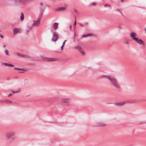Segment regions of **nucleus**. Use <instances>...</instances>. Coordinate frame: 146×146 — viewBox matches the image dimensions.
<instances>
[{
	"label": "nucleus",
	"mask_w": 146,
	"mask_h": 146,
	"mask_svg": "<svg viewBox=\"0 0 146 146\" xmlns=\"http://www.w3.org/2000/svg\"><path fill=\"white\" fill-rule=\"evenodd\" d=\"M1 32V31L0 30V32Z\"/></svg>",
	"instance_id": "obj_49"
},
{
	"label": "nucleus",
	"mask_w": 146,
	"mask_h": 146,
	"mask_svg": "<svg viewBox=\"0 0 146 146\" xmlns=\"http://www.w3.org/2000/svg\"><path fill=\"white\" fill-rule=\"evenodd\" d=\"M117 27L119 29V30L120 29H121V26L120 25H119V26H117Z\"/></svg>",
	"instance_id": "obj_25"
},
{
	"label": "nucleus",
	"mask_w": 146,
	"mask_h": 146,
	"mask_svg": "<svg viewBox=\"0 0 146 146\" xmlns=\"http://www.w3.org/2000/svg\"><path fill=\"white\" fill-rule=\"evenodd\" d=\"M14 135V133L13 132L8 133L6 135V137L7 139L11 138Z\"/></svg>",
	"instance_id": "obj_5"
},
{
	"label": "nucleus",
	"mask_w": 146,
	"mask_h": 146,
	"mask_svg": "<svg viewBox=\"0 0 146 146\" xmlns=\"http://www.w3.org/2000/svg\"><path fill=\"white\" fill-rule=\"evenodd\" d=\"M136 34L134 33H131L130 34V37L134 40H137V38L135 37Z\"/></svg>",
	"instance_id": "obj_7"
},
{
	"label": "nucleus",
	"mask_w": 146,
	"mask_h": 146,
	"mask_svg": "<svg viewBox=\"0 0 146 146\" xmlns=\"http://www.w3.org/2000/svg\"><path fill=\"white\" fill-rule=\"evenodd\" d=\"M21 3V5H25L27 3H29L33 0H19Z\"/></svg>",
	"instance_id": "obj_3"
},
{
	"label": "nucleus",
	"mask_w": 146,
	"mask_h": 146,
	"mask_svg": "<svg viewBox=\"0 0 146 146\" xmlns=\"http://www.w3.org/2000/svg\"><path fill=\"white\" fill-rule=\"evenodd\" d=\"M14 3L15 5H21V3L19 0H15Z\"/></svg>",
	"instance_id": "obj_12"
},
{
	"label": "nucleus",
	"mask_w": 146,
	"mask_h": 146,
	"mask_svg": "<svg viewBox=\"0 0 146 146\" xmlns=\"http://www.w3.org/2000/svg\"><path fill=\"white\" fill-rule=\"evenodd\" d=\"M61 104L63 106H66L68 105L69 102L68 101H66L65 99H62L61 101Z\"/></svg>",
	"instance_id": "obj_6"
},
{
	"label": "nucleus",
	"mask_w": 146,
	"mask_h": 146,
	"mask_svg": "<svg viewBox=\"0 0 146 146\" xmlns=\"http://www.w3.org/2000/svg\"><path fill=\"white\" fill-rule=\"evenodd\" d=\"M125 43L126 44H128V42H125Z\"/></svg>",
	"instance_id": "obj_38"
},
{
	"label": "nucleus",
	"mask_w": 146,
	"mask_h": 146,
	"mask_svg": "<svg viewBox=\"0 0 146 146\" xmlns=\"http://www.w3.org/2000/svg\"><path fill=\"white\" fill-rule=\"evenodd\" d=\"M12 92H13V93H15V91H13Z\"/></svg>",
	"instance_id": "obj_40"
},
{
	"label": "nucleus",
	"mask_w": 146,
	"mask_h": 146,
	"mask_svg": "<svg viewBox=\"0 0 146 146\" xmlns=\"http://www.w3.org/2000/svg\"><path fill=\"white\" fill-rule=\"evenodd\" d=\"M76 19H75V21L73 24V26L75 27V26L76 25Z\"/></svg>",
	"instance_id": "obj_23"
},
{
	"label": "nucleus",
	"mask_w": 146,
	"mask_h": 146,
	"mask_svg": "<svg viewBox=\"0 0 146 146\" xmlns=\"http://www.w3.org/2000/svg\"><path fill=\"white\" fill-rule=\"evenodd\" d=\"M58 23H55L53 24V27L55 30H56L58 28Z\"/></svg>",
	"instance_id": "obj_13"
},
{
	"label": "nucleus",
	"mask_w": 146,
	"mask_h": 146,
	"mask_svg": "<svg viewBox=\"0 0 146 146\" xmlns=\"http://www.w3.org/2000/svg\"><path fill=\"white\" fill-rule=\"evenodd\" d=\"M85 24H86V25H87V24H88V22H86V23H85Z\"/></svg>",
	"instance_id": "obj_37"
},
{
	"label": "nucleus",
	"mask_w": 146,
	"mask_h": 146,
	"mask_svg": "<svg viewBox=\"0 0 146 146\" xmlns=\"http://www.w3.org/2000/svg\"><path fill=\"white\" fill-rule=\"evenodd\" d=\"M15 70H18L19 71V72L21 73L23 72H22L21 71H25L24 69H21L15 67L14 68Z\"/></svg>",
	"instance_id": "obj_16"
},
{
	"label": "nucleus",
	"mask_w": 146,
	"mask_h": 146,
	"mask_svg": "<svg viewBox=\"0 0 146 146\" xmlns=\"http://www.w3.org/2000/svg\"><path fill=\"white\" fill-rule=\"evenodd\" d=\"M93 5H96V4L95 3H93Z\"/></svg>",
	"instance_id": "obj_35"
},
{
	"label": "nucleus",
	"mask_w": 146,
	"mask_h": 146,
	"mask_svg": "<svg viewBox=\"0 0 146 146\" xmlns=\"http://www.w3.org/2000/svg\"><path fill=\"white\" fill-rule=\"evenodd\" d=\"M92 36V35L90 34H88L87 35H83L82 36V37H87L88 36Z\"/></svg>",
	"instance_id": "obj_19"
},
{
	"label": "nucleus",
	"mask_w": 146,
	"mask_h": 146,
	"mask_svg": "<svg viewBox=\"0 0 146 146\" xmlns=\"http://www.w3.org/2000/svg\"><path fill=\"white\" fill-rule=\"evenodd\" d=\"M101 78H105L109 80L111 84L116 88L118 89L121 88L117 80L109 76H101Z\"/></svg>",
	"instance_id": "obj_1"
},
{
	"label": "nucleus",
	"mask_w": 146,
	"mask_h": 146,
	"mask_svg": "<svg viewBox=\"0 0 146 146\" xmlns=\"http://www.w3.org/2000/svg\"><path fill=\"white\" fill-rule=\"evenodd\" d=\"M104 7H111L110 5V4H107L106 5H104Z\"/></svg>",
	"instance_id": "obj_22"
},
{
	"label": "nucleus",
	"mask_w": 146,
	"mask_h": 146,
	"mask_svg": "<svg viewBox=\"0 0 146 146\" xmlns=\"http://www.w3.org/2000/svg\"><path fill=\"white\" fill-rule=\"evenodd\" d=\"M59 38L58 34L56 32H54L53 34L52 38V40L53 42L57 41Z\"/></svg>",
	"instance_id": "obj_2"
},
{
	"label": "nucleus",
	"mask_w": 146,
	"mask_h": 146,
	"mask_svg": "<svg viewBox=\"0 0 146 146\" xmlns=\"http://www.w3.org/2000/svg\"><path fill=\"white\" fill-rule=\"evenodd\" d=\"M124 104H125L124 103H116L114 104L116 105H117V106H118V105L122 106V105H123Z\"/></svg>",
	"instance_id": "obj_20"
},
{
	"label": "nucleus",
	"mask_w": 146,
	"mask_h": 146,
	"mask_svg": "<svg viewBox=\"0 0 146 146\" xmlns=\"http://www.w3.org/2000/svg\"><path fill=\"white\" fill-rule=\"evenodd\" d=\"M4 103L9 104H11L12 103V101L8 100H4Z\"/></svg>",
	"instance_id": "obj_18"
},
{
	"label": "nucleus",
	"mask_w": 146,
	"mask_h": 146,
	"mask_svg": "<svg viewBox=\"0 0 146 146\" xmlns=\"http://www.w3.org/2000/svg\"><path fill=\"white\" fill-rule=\"evenodd\" d=\"M5 46H5V45H3V47H4L5 48Z\"/></svg>",
	"instance_id": "obj_41"
},
{
	"label": "nucleus",
	"mask_w": 146,
	"mask_h": 146,
	"mask_svg": "<svg viewBox=\"0 0 146 146\" xmlns=\"http://www.w3.org/2000/svg\"><path fill=\"white\" fill-rule=\"evenodd\" d=\"M40 19H38L36 21H34V25H39L40 22Z\"/></svg>",
	"instance_id": "obj_14"
},
{
	"label": "nucleus",
	"mask_w": 146,
	"mask_h": 146,
	"mask_svg": "<svg viewBox=\"0 0 146 146\" xmlns=\"http://www.w3.org/2000/svg\"><path fill=\"white\" fill-rule=\"evenodd\" d=\"M135 41H136L138 43L141 44H143V40L141 39H139L138 38H137V40H135Z\"/></svg>",
	"instance_id": "obj_11"
},
{
	"label": "nucleus",
	"mask_w": 146,
	"mask_h": 146,
	"mask_svg": "<svg viewBox=\"0 0 146 146\" xmlns=\"http://www.w3.org/2000/svg\"><path fill=\"white\" fill-rule=\"evenodd\" d=\"M74 11L76 13H77V11H76V10H74Z\"/></svg>",
	"instance_id": "obj_32"
},
{
	"label": "nucleus",
	"mask_w": 146,
	"mask_h": 146,
	"mask_svg": "<svg viewBox=\"0 0 146 146\" xmlns=\"http://www.w3.org/2000/svg\"><path fill=\"white\" fill-rule=\"evenodd\" d=\"M66 40H64V41L63 42V43L62 45H63V46H64L65 44V42H66Z\"/></svg>",
	"instance_id": "obj_26"
},
{
	"label": "nucleus",
	"mask_w": 146,
	"mask_h": 146,
	"mask_svg": "<svg viewBox=\"0 0 146 146\" xmlns=\"http://www.w3.org/2000/svg\"><path fill=\"white\" fill-rule=\"evenodd\" d=\"M29 31V30H27V33H28V32Z\"/></svg>",
	"instance_id": "obj_45"
},
{
	"label": "nucleus",
	"mask_w": 146,
	"mask_h": 146,
	"mask_svg": "<svg viewBox=\"0 0 146 146\" xmlns=\"http://www.w3.org/2000/svg\"><path fill=\"white\" fill-rule=\"evenodd\" d=\"M66 7H59V8L56 9L55 10L56 11H65L66 9Z\"/></svg>",
	"instance_id": "obj_9"
},
{
	"label": "nucleus",
	"mask_w": 146,
	"mask_h": 146,
	"mask_svg": "<svg viewBox=\"0 0 146 146\" xmlns=\"http://www.w3.org/2000/svg\"><path fill=\"white\" fill-rule=\"evenodd\" d=\"M64 46H63V45H62V46H61V50H62L63 49V47Z\"/></svg>",
	"instance_id": "obj_27"
},
{
	"label": "nucleus",
	"mask_w": 146,
	"mask_h": 146,
	"mask_svg": "<svg viewBox=\"0 0 146 146\" xmlns=\"http://www.w3.org/2000/svg\"><path fill=\"white\" fill-rule=\"evenodd\" d=\"M40 5H43V3H40Z\"/></svg>",
	"instance_id": "obj_36"
},
{
	"label": "nucleus",
	"mask_w": 146,
	"mask_h": 146,
	"mask_svg": "<svg viewBox=\"0 0 146 146\" xmlns=\"http://www.w3.org/2000/svg\"><path fill=\"white\" fill-rule=\"evenodd\" d=\"M5 54L7 56H9V51L8 50L6 49L5 50Z\"/></svg>",
	"instance_id": "obj_21"
},
{
	"label": "nucleus",
	"mask_w": 146,
	"mask_h": 146,
	"mask_svg": "<svg viewBox=\"0 0 146 146\" xmlns=\"http://www.w3.org/2000/svg\"><path fill=\"white\" fill-rule=\"evenodd\" d=\"M0 36L2 38H3V36L1 35H0Z\"/></svg>",
	"instance_id": "obj_31"
},
{
	"label": "nucleus",
	"mask_w": 146,
	"mask_h": 146,
	"mask_svg": "<svg viewBox=\"0 0 146 146\" xmlns=\"http://www.w3.org/2000/svg\"><path fill=\"white\" fill-rule=\"evenodd\" d=\"M82 54H84V52H82Z\"/></svg>",
	"instance_id": "obj_43"
},
{
	"label": "nucleus",
	"mask_w": 146,
	"mask_h": 146,
	"mask_svg": "<svg viewBox=\"0 0 146 146\" xmlns=\"http://www.w3.org/2000/svg\"><path fill=\"white\" fill-rule=\"evenodd\" d=\"M41 58L43 60L46 61H54L56 60V59H54L53 58H48L46 57H42Z\"/></svg>",
	"instance_id": "obj_4"
},
{
	"label": "nucleus",
	"mask_w": 146,
	"mask_h": 146,
	"mask_svg": "<svg viewBox=\"0 0 146 146\" xmlns=\"http://www.w3.org/2000/svg\"><path fill=\"white\" fill-rule=\"evenodd\" d=\"M106 124L102 122H98L96 123V125L99 126H106Z\"/></svg>",
	"instance_id": "obj_8"
},
{
	"label": "nucleus",
	"mask_w": 146,
	"mask_h": 146,
	"mask_svg": "<svg viewBox=\"0 0 146 146\" xmlns=\"http://www.w3.org/2000/svg\"><path fill=\"white\" fill-rule=\"evenodd\" d=\"M144 123H146V122L143 123H142V124H144Z\"/></svg>",
	"instance_id": "obj_44"
},
{
	"label": "nucleus",
	"mask_w": 146,
	"mask_h": 146,
	"mask_svg": "<svg viewBox=\"0 0 146 146\" xmlns=\"http://www.w3.org/2000/svg\"><path fill=\"white\" fill-rule=\"evenodd\" d=\"M20 29H18L15 28L13 29V32L14 35H16L19 32Z\"/></svg>",
	"instance_id": "obj_10"
},
{
	"label": "nucleus",
	"mask_w": 146,
	"mask_h": 146,
	"mask_svg": "<svg viewBox=\"0 0 146 146\" xmlns=\"http://www.w3.org/2000/svg\"><path fill=\"white\" fill-rule=\"evenodd\" d=\"M124 0H121V1L122 2H123V1Z\"/></svg>",
	"instance_id": "obj_42"
},
{
	"label": "nucleus",
	"mask_w": 146,
	"mask_h": 146,
	"mask_svg": "<svg viewBox=\"0 0 146 146\" xmlns=\"http://www.w3.org/2000/svg\"><path fill=\"white\" fill-rule=\"evenodd\" d=\"M118 10V11H119V12L120 13H121V14L123 15V14H122V12H121V11H120L119 10H118H118Z\"/></svg>",
	"instance_id": "obj_30"
},
{
	"label": "nucleus",
	"mask_w": 146,
	"mask_h": 146,
	"mask_svg": "<svg viewBox=\"0 0 146 146\" xmlns=\"http://www.w3.org/2000/svg\"><path fill=\"white\" fill-rule=\"evenodd\" d=\"M24 19V15L23 13H21L20 16V20L21 21H23Z\"/></svg>",
	"instance_id": "obj_17"
},
{
	"label": "nucleus",
	"mask_w": 146,
	"mask_h": 146,
	"mask_svg": "<svg viewBox=\"0 0 146 146\" xmlns=\"http://www.w3.org/2000/svg\"><path fill=\"white\" fill-rule=\"evenodd\" d=\"M145 31L146 32V28L145 29Z\"/></svg>",
	"instance_id": "obj_47"
},
{
	"label": "nucleus",
	"mask_w": 146,
	"mask_h": 146,
	"mask_svg": "<svg viewBox=\"0 0 146 146\" xmlns=\"http://www.w3.org/2000/svg\"><path fill=\"white\" fill-rule=\"evenodd\" d=\"M13 94L12 93H10V94L8 96V97H9L12 94Z\"/></svg>",
	"instance_id": "obj_28"
},
{
	"label": "nucleus",
	"mask_w": 146,
	"mask_h": 146,
	"mask_svg": "<svg viewBox=\"0 0 146 146\" xmlns=\"http://www.w3.org/2000/svg\"><path fill=\"white\" fill-rule=\"evenodd\" d=\"M19 92V91H17L16 92H15V93L18 92Z\"/></svg>",
	"instance_id": "obj_39"
},
{
	"label": "nucleus",
	"mask_w": 146,
	"mask_h": 146,
	"mask_svg": "<svg viewBox=\"0 0 146 146\" xmlns=\"http://www.w3.org/2000/svg\"><path fill=\"white\" fill-rule=\"evenodd\" d=\"M80 25L81 26H84V25L82 24H80Z\"/></svg>",
	"instance_id": "obj_33"
},
{
	"label": "nucleus",
	"mask_w": 146,
	"mask_h": 146,
	"mask_svg": "<svg viewBox=\"0 0 146 146\" xmlns=\"http://www.w3.org/2000/svg\"><path fill=\"white\" fill-rule=\"evenodd\" d=\"M7 80H9V78H7Z\"/></svg>",
	"instance_id": "obj_46"
},
{
	"label": "nucleus",
	"mask_w": 146,
	"mask_h": 146,
	"mask_svg": "<svg viewBox=\"0 0 146 146\" xmlns=\"http://www.w3.org/2000/svg\"><path fill=\"white\" fill-rule=\"evenodd\" d=\"M89 6H91V5H90Z\"/></svg>",
	"instance_id": "obj_48"
},
{
	"label": "nucleus",
	"mask_w": 146,
	"mask_h": 146,
	"mask_svg": "<svg viewBox=\"0 0 146 146\" xmlns=\"http://www.w3.org/2000/svg\"><path fill=\"white\" fill-rule=\"evenodd\" d=\"M71 27H72V26L71 25H70L69 26V28L70 29H71Z\"/></svg>",
	"instance_id": "obj_34"
},
{
	"label": "nucleus",
	"mask_w": 146,
	"mask_h": 146,
	"mask_svg": "<svg viewBox=\"0 0 146 146\" xmlns=\"http://www.w3.org/2000/svg\"><path fill=\"white\" fill-rule=\"evenodd\" d=\"M2 65H4L6 66H11L12 67H13L14 66V65L10 64H8L6 63H2Z\"/></svg>",
	"instance_id": "obj_15"
},
{
	"label": "nucleus",
	"mask_w": 146,
	"mask_h": 146,
	"mask_svg": "<svg viewBox=\"0 0 146 146\" xmlns=\"http://www.w3.org/2000/svg\"><path fill=\"white\" fill-rule=\"evenodd\" d=\"M4 100L3 101H0V103H4Z\"/></svg>",
	"instance_id": "obj_29"
},
{
	"label": "nucleus",
	"mask_w": 146,
	"mask_h": 146,
	"mask_svg": "<svg viewBox=\"0 0 146 146\" xmlns=\"http://www.w3.org/2000/svg\"><path fill=\"white\" fill-rule=\"evenodd\" d=\"M34 26V24H32V26L31 27H29V28H30V29H31L33 28V27Z\"/></svg>",
	"instance_id": "obj_24"
}]
</instances>
